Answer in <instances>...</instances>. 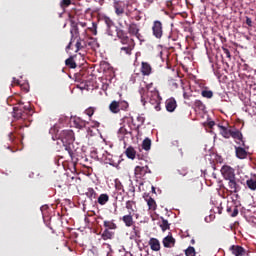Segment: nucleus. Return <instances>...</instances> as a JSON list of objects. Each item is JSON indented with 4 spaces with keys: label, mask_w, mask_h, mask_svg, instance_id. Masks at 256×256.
<instances>
[{
    "label": "nucleus",
    "mask_w": 256,
    "mask_h": 256,
    "mask_svg": "<svg viewBox=\"0 0 256 256\" xmlns=\"http://www.w3.org/2000/svg\"><path fill=\"white\" fill-rule=\"evenodd\" d=\"M58 141L62 143L70 157L75 155V146L73 145L75 142V133H73V130H62L59 134Z\"/></svg>",
    "instance_id": "1"
},
{
    "label": "nucleus",
    "mask_w": 256,
    "mask_h": 256,
    "mask_svg": "<svg viewBox=\"0 0 256 256\" xmlns=\"http://www.w3.org/2000/svg\"><path fill=\"white\" fill-rule=\"evenodd\" d=\"M33 115V109H31V106H23V107H14V114L13 117L15 119H18L20 121H24V125L20 126L21 129L23 127H29V123L27 121L29 118Z\"/></svg>",
    "instance_id": "2"
},
{
    "label": "nucleus",
    "mask_w": 256,
    "mask_h": 256,
    "mask_svg": "<svg viewBox=\"0 0 256 256\" xmlns=\"http://www.w3.org/2000/svg\"><path fill=\"white\" fill-rule=\"evenodd\" d=\"M151 87H153V83L147 85V100L145 101L153 105L155 111H161V95L159 94V90L155 88L151 90Z\"/></svg>",
    "instance_id": "3"
},
{
    "label": "nucleus",
    "mask_w": 256,
    "mask_h": 256,
    "mask_svg": "<svg viewBox=\"0 0 256 256\" xmlns=\"http://www.w3.org/2000/svg\"><path fill=\"white\" fill-rule=\"evenodd\" d=\"M70 34H71V39L69 44L66 46V51H69L71 49V45L75 43V40H76V44H75L76 53H78V51H81V49H85V45L83 44L84 41L83 39H81V37H79V27H77V25L72 26V29L70 30Z\"/></svg>",
    "instance_id": "4"
},
{
    "label": "nucleus",
    "mask_w": 256,
    "mask_h": 256,
    "mask_svg": "<svg viewBox=\"0 0 256 256\" xmlns=\"http://www.w3.org/2000/svg\"><path fill=\"white\" fill-rule=\"evenodd\" d=\"M151 31H152L153 37L161 41L165 33V30L163 28V22H161V20H154L152 22Z\"/></svg>",
    "instance_id": "5"
},
{
    "label": "nucleus",
    "mask_w": 256,
    "mask_h": 256,
    "mask_svg": "<svg viewBox=\"0 0 256 256\" xmlns=\"http://www.w3.org/2000/svg\"><path fill=\"white\" fill-rule=\"evenodd\" d=\"M118 138L120 141H126L125 139H133V129L126 126L120 127L118 130Z\"/></svg>",
    "instance_id": "6"
},
{
    "label": "nucleus",
    "mask_w": 256,
    "mask_h": 256,
    "mask_svg": "<svg viewBox=\"0 0 256 256\" xmlns=\"http://www.w3.org/2000/svg\"><path fill=\"white\" fill-rule=\"evenodd\" d=\"M220 171H221L222 177H224L226 181L235 179V169L233 167L229 165H224L222 166Z\"/></svg>",
    "instance_id": "7"
},
{
    "label": "nucleus",
    "mask_w": 256,
    "mask_h": 256,
    "mask_svg": "<svg viewBox=\"0 0 256 256\" xmlns=\"http://www.w3.org/2000/svg\"><path fill=\"white\" fill-rule=\"evenodd\" d=\"M129 107V104L127 102H117L112 101L109 105V109L111 113L117 114L121 111V109H127Z\"/></svg>",
    "instance_id": "8"
},
{
    "label": "nucleus",
    "mask_w": 256,
    "mask_h": 256,
    "mask_svg": "<svg viewBox=\"0 0 256 256\" xmlns=\"http://www.w3.org/2000/svg\"><path fill=\"white\" fill-rule=\"evenodd\" d=\"M241 180L237 179V177L228 180V187L230 189V193H239L241 191Z\"/></svg>",
    "instance_id": "9"
},
{
    "label": "nucleus",
    "mask_w": 256,
    "mask_h": 256,
    "mask_svg": "<svg viewBox=\"0 0 256 256\" xmlns=\"http://www.w3.org/2000/svg\"><path fill=\"white\" fill-rule=\"evenodd\" d=\"M229 251H231L232 255L235 256H249V251H247L243 246L240 245H232L229 248Z\"/></svg>",
    "instance_id": "10"
},
{
    "label": "nucleus",
    "mask_w": 256,
    "mask_h": 256,
    "mask_svg": "<svg viewBox=\"0 0 256 256\" xmlns=\"http://www.w3.org/2000/svg\"><path fill=\"white\" fill-rule=\"evenodd\" d=\"M147 173H151V169H149V166H136L134 169V174L137 179H141L142 177H145Z\"/></svg>",
    "instance_id": "11"
},
{
    "label": "nucleus",
    "mask_w": 256,
    "mask_h": 256,
    "mask_svg": "<svg viewBox=\"0 0 256 256\" xmlns=\"http://www.w3.org/2000/svg\"><path fill=\"white\" fill-rule=\"evenodd\" d=\"M141 28H139V24L132 22L128 25V33L129 35H132L133 37H137V39H141Z\"/></svg>",
    "instance_id": "12"
},
{
    "label": "nucleus",
    "mask_w": 256,
    "mask_h": 256,
    "mask_svg": "<svg viewBox=\"0 0 256 256\" xmlns=\"http://www.w3.org/2000/svg\"><path fill=\"white\" fill-rule=\"evenodd\" d=\"M234 149L237 159H247V157H249V152L247 151V149L241 146H234Z\"/></svg>",
    "instance_id": "13"
},
{
    "label": "nucleus",
    "mask_w": 256,
    "mask_h": 256,
    "mask_svg": "<svg viewBox=\"0 0 256 256\" xmlns=\"http://www.w3.org/2000/svg\"><path fill=\"white\" fill-rule=\"evenodd\" d=\"M165 107H166V111H168V113H173L176 109H177V100H175V98H168L165 101Z\"/></svg>",
    "instance_id": "14"
},
{
    "label": "nucleus",
    "mask_w": 256,
    "mask_h": 256,
    "mask_svg": "<svg viewBox=\"0 0 256 256\" xmlns=\"http://www.w3.org/2000/svg\"><path fill=\"white\" fill-rule=\"evenodd\" d=\"M113 7L117 17H121L125 14V2H114Z\"/></svg>",
    "instance_id": "15"
},
{
    "label": "nucleus",
    "mask_w": 256,
    "mask_h": 256,
    "mask_svg": "<svg viewBox=\"0 0 256 256\" xmlns=\"http://www.w3.org/2000/svg\"><path fill=\"white\" fill-rule=\"evenodd\" d=\"M116 35L118 39H120L122 45H127V43H129V36H127V32H125V30L117 28Z\"/></svg>",
    "instance_id": "16"
},
{
    "label": "nucleus",
    "mask_w": 256,
    "mask_h": 256,
    "mask_svg": "<svg viewBox=\"0 0 256 256\" xmlns=\"http://www.w3.org/2000/svg\"><path fill=\"white\" fill-rule=\"evenodd\" d=\"M140 71L144 77H149L151 75L153 68L151 67V64L149 62H142Z\"/></svg>",
    "instance_id": "17"
},
{
    "label": "nucleus",
    "mask_w": 256,
    "mask_h": 256,
    "mask_svg": "<svg viewBox=\"0 0 256 256\" xmlns=\"http://www.w3.org/2000/svg\"><path fill=\"white\" fill-rule=\"evenodd\" d=\"M132 125H134L135 129L139 131L143 125H145V117L143 115H138L135 119L131 118Z\"/></svg>",
    "instance_id": "18"
},
{
    "label": "nucleus",
    "mask_w": 256,
    "mask_h": 256,
    "mask_svg": "<svg viewBox=\"0 0 256 256\" xmlns=\"http://www.w3.org/2000/svg\"><path fill=\"white\" fill-rule=\"evenodd\" d=\"M122 221L125 227H133V225H135V221L133 220V213H131V211L122 217Z\"/></svg>",
    "instance_id": "19"
},
{
    "label": "nucleus",
    "mask_w": 256,
    "mask_h": 256,
    "mask_svg": "<svg viewBox=\"0 0 256 256\" xmlns=\"http://www.w3.org/2000/svg\"><path fill=\"white\" fill-rule=\"evenodd\" d=\"M230 137L236 141H241L242 147H245V141H243V133L241 131L234 129L231 131Z\"/></svg>",
    "instance_id": "20"
},
{
    "label": "nucleus",
    "mask_w": 256,
    "mask_h": 256,
    "mask_svg": "<svg viewBox=\"0 0 256 256\" xmlns=\"http://www.w3.org/2000/svg\"><path fill=\"white\" fill-rule=\"evenodd\" d=\"M147 205H148V209L149 211H156L157 210V202H155V199H153L151 196H146L144 197Z\"/></svg>",
    "instance_id": "21"
},
{
    "label": "nucleus",
    "mask_w": 256,
    "mask_h": 256,
    "mask_svg": "<svg viewBox=\"0 0 256 256\" xmlns=\"http://www.w3.org/2000/svg\"><path fill=\"white\" fill-rule=\"evenodd\" d=\"M162 243L163 246L167 248L175 247V238H173L171 235H168L163 239Z\"/></svg>",
    "instance_id": "22"
},
{
    "label": "nucleus",
    "mask_w": 256,
    "mask_h": 256,
    "mask_svg": "<svg viewBox=\"0 0 256 256\" xmlns=\"http://www.w3.org/2000/svg\"><path fill=\"white\" fill-rule=\"evenodd\" d=\"M219 129H220V134L222 135V137H224V139H230L231 137V131L233 129L227 128L225 126H221L218 125Z\"/></svg>",
    "instance_id": "23"
},
{
    "label": "nucleus",
    "mask_w": 256,
    "mask_h": 256,
    "mask_svg": "<svg viewBox=\"0 0 256 256\" xmlns=\"http://www.w3.org/2000/svg\"><path fill=\"white\" fill-rule=\"evenodd\" d=\"M113 237H115V232L109 229H105L101 234V239H103V241H109L113 239Z\"/></svg>",
    "instance_id": "24"
},
{
    "label": "nucleus",
    "mask_w": 256,
    "mask_h": 256,
    "mask_svg": "<svg viewBox=\"0 0 256 256\" xmlns=\"http://www.w3.org/2000/svg\"><path fill=\"white\" fill-rule=\"evenodd\" d=\"M226 211L231 217H237L239 215V209L236 205L227 206Z\"/></svg>",
    "instance_id": "25"
},
{
    "label": "nucleus",
    "mask_w": 256,
    "mask_h": 256,
    "mask_svg": "<svg viewBox=\"0 0 256 256\" xmlns=\"http://www.w3.org/2000/svg\"><path fill=\"white\" fill-rule=\"evenodd\" d=\"M149 245L152 251H159V249H161V244L159 243L157 238H151L149 241Z\"/></svg>",
    "instance_id": "26"
},
{
    "label": "nucleus",
    "mask_w": 256,
    "mask_h": 256,
    "mask_svg": "<svg viewBox=\"0 0 256 256\" xmlns=\"http://www.w3.org/2000/svg\"><path fill=\"white\" fill-rule=\"evenodd\" d=\"M104 227L105 229H108V231L115 230L117 229V224L115 223V220H105Z\"/></svg>",
    "instance_id": "27"
},
{
    "label": "nucleus",
    "mask_w": 256,
    "mask_h": 256,
    "mask_svg": "<svg viewBox=\"0 0 256 256\" xmlns=\"http://www.w3.org/2000/svg\"><path fill=\"white\" fill-rule=\"evenodd\" d=\"M65 65L70 69H77V63L75 62V59H73V56H70L68 59L65 60Z\"/></svg>",
    "instance_id": "28"
},
{
    "label": "nucleus",
    "mask_w": 256,
    "mask_h": 256,
    "mask_svg": "<svg viewBox=\"0 0 256 256\" xmlns=\"http://www.w3.org/2000/svg\"><path fill=\"white\" fill-rule=\"evenodd\" d=\"M74 125L77 127V129H83L87 126V122L81 118H75Z\"/></svg>",
    "instance_id": "29"
},
{
    "label": "nucleus",
    "mask_w": 256,
    "mask_h": 256,
    "mask_svg": "<svg viewBox=\"0 0 256 256\" xmlns=\"http://www.w3.org/2000/svg\"><path fill=\"white\" fill-rule=\"evenodd\" d=\"M126 153V157H128V159H135L136 155H137V152L135 151V148L133 147H128L125 151Z\"/></svg>",
    "instance_id": "30"
},
{
    "label": "nucleus",
    "mask_w": 256,
    "mask_h": 256,
    "mask_svg": "<svg viewBox=\"0 0 256 256\" xmlns=\"http://www.w3.org/2000/svg\"><path fill=\"white\" fill-rule=\"evenodd\" d=\"M246 185L251 191H256V176L254 178H250L246 181Z\"/></svg>",
    "instance_id": "31"
},
{
    "label": "nucleus",
    "mask_w": 256,
    "mask_h": 256,
    "mask_svg": "<svg viewBox=\"0 0 256 256\" xmlns=\"http://www.w3.org/2000/svg\"><path fill=\"white\" fill-rule=\"evenodd\" d=\"M162 222L160 223V229H162L163 232L171 229V224H169V221L165 220V218L161 217Z\"/></svg>",
    "instance_id": "32"
},
{
    "label": "nucleus",
    "mask_w": 256,
    "mask_h": 256,
    "mask_svg": "<svg viewBox=\"0 0 256 256\" xmlns=\"http://www.w3.org/2000/svg\"><path fill=\"white\" fill-rule=\"evenodd\" d=\"M86 197H88V199L93 201V199H97V192H95L93 188H88L86 192Z\"/></svg>",
    "instance_id": "33"
},
{
    "label": "nucleus",
    "mask_w": 256,
    "mask_h": 256,
    "mask_svg": "<svg viewBox=\"0 0 256 256\" xmlns=\"http://www.w3.org/2000/svg\"><path fill=\"white\" fill-rule=\"evenodd\" d=\"M109 202V195L107 194H101L99 197H98V203L99 205H105Z\"/></svg>",
    "instance_id": "34"
},
{
    "label": "nucleus",
    "mask_w": 256,
    "mask_h": 256,
    "mask_svg": "<svg viewBox=\"0 0 256 256\" xmlns=\"http://www.w3.org/2000/svg\"><path fill=\"white\" fill-rule=\"evenodd\" d=\"M135 205H137V202L133 201V200H128L126 201V209L129 211H131V213H135V209L133 207H135Z\"/></svg>",
    "instance_id": "35"
},
{
    "label": "nucleus",
    "mask_w": 256,
    "mask_h": 256,
    "mask_svg": "<svg viewBox=\"0 0 256 256\" xmlns=\"http://www.w3.org/2000/svg\"><path fill=\"white\" fill-rule=\"evenodd\" d=\"M115 189L118 191L119 195H123V193H125V188L123 187L121 181H115Z\"/></svg>",
    "instance_id": "36"
},
{
    "label": "nucleus",
    "mask_w": 256,
    "mask_h": 256,
    "mask_svg": "<svg viewBox=\"0 0 256 256\" xmlns=\"http://www.w3.org/2000/svg\"><path fill=\"white\" fill-rule=\"evenodd\" d=\"M142 149L149 151L151 149V139L145 138L142 142Z\"/></svg>",
    "instance_id": "37"
},
{
    "label": "nucleus",
    "mask_w": 256,
    "mask_h": 256,
    "mask_svg": "<svg viewBox=\"0 0 256 256\" xmlns=\"http://www.w3.org/2000/svg\"><path fill=\"white\" fill-rule=\"evenodd\" d=\"M103 21L105 23V25L107 26V29L109 31V29H111V27H114L115 26V22H113V20H111V18L105 16L103 18Z\"/></svg>",
    "instance_id": "38"
},
{
    "label": "nucleus",
    "mask_w": 256,
    "mask_h": 256,
    "mask_svg": "<svg viewBox=\"0 0 256 256\" xmlns=\"http://www.w3.org/2000/svg\"><path fill=\"white\" fill-rule=\"evenodd\" d=\"M194 107L199 111H205V104L201 100H196L194 102Z\"/></svg>",
    "instance_id": "39"
},
{
    "label": "nucleus",
    "mask_w": 256,
    "mask_h": 256,
    "mask_svg": "<svg viewBox=\"0 0 256 256\" xmlns=\"http://www.w3.org/2000/svg\"><path fill=\"white\" fill-rule=\"evenodd\" d=\"M139 93L141 95V101H142L143 105H145L147 103V101L145 100V99H147V98H145V94L147 93V85H146V89L140 88Z\"/></svg>",
    "instance_id": "40"
},
{
    "label": "nucleus",
    "mask_w": 256,
    "mask_h": 256,
    "mask_svg": "<svg viewBox=\"0 0 256 256\" xmlns=\"http://www.w3.org/2000/svg\"><path fill=\"white\" fill-rule=\"evenodd\" d=\"M201 95L205 99H212L213 98V91H211V90H202Z\"/></svg>",
    "instance_id": "41"
},
{
    "label": "nucleus",
    "mask_w": 256,
    "mask_h": 256,
    "mask_svg": "<svg viewBox=\"0 0 256 256\" xmlns=\"http://www.w3.org/2000/svg\"><path fill=\"white\" fill-rule=\"evenodd\" d=\"M185 255L186 256H195L196 253H195V248L190 246L188 247L186 250H185Z\"/></svg>",
    "instance_id": "42"
},
{
    "label": "nucleus",
    "mask_w": 256,
    "mask_h": 256,
    "mask_svg": "<svg viewBox=\"0 0 256 256\" xmlns=\"http://www.w3.org/2000/svg\"><path fill=\"white\" fill-rule=\"evenodd\" d=\"M85 113L88 115V117H93V115L95 114V108L89 107L85 110Z\"/></svg>",
    "instance_id": "43"
},
{
    "label": "nucleus",
    "mask_w": 256,
    "mask_h": 256,
    "mask_svg": "<svg viewBox=\"0 0 256 256\" xmlns=\"http://www.w3.org/2000/svg\"><path fill=\"white\" fill-rule=\"evenodd\" d=\"M174 41H176V39L171 37V35H169L168 36V45H167L168 49H173V44H171V43H174Z\"/></svg>",
    "instance_id": "44"
},
{
    "label": "nucleus",
    "mask_w": 256,
    "mask_h": 256,
    "mask_svg": "<svg viewBox=\"0 0 256 256\" xmlns=\"http://www.w3.org/2000/svg\"><path fill=\"white\" fill-rule=\"evenodd\" d=\"M133 233L138 239L141 238V231H139V228H137V226H133Z\"/></svg>",
    "instance_id": "45"
},
{
    "label": "nucleus",
    "mask_w": 256,
    "mask_h": 256,
    "mask_svg": "<svg viewBox=\"0 0 256 256\" xmlns=\"http://www.w3.org/2000/svg\"><path fill=\"white\" fill-rule=\"evenodd\" d=\"M155 2H157V0H144V5L145 7H151Z\"/></svg>",
    "instance_id": "46"
},
{
    "label": "nucleus",
    "mask_w": 256,
    "mask_h": 256,
    "mask_svg": "<svg viewBox=\"0 0 256 256\" xmlns=\"http://www.w3.org/2000/svg\"><path fill=\"white\" fill-rule=\"evenodd\" d=\"M222 51L228 59H231V52L229 51V49L222 47Z\"/></svg>",
    "instance_id": "47"
},
{
    "label": "nucleus",
    "mask_w": 256,
    "mask_h": 256,
    "mask_svg": "<svg viewBox=\"0 0 256 256\" xmlns=\"http://www.w3.org/2000/svg\"><path fill=\"white\" fill-rule=\"evenodd\" d=\"M71 5V0H62L61 6L62 7H69Z\"/></svg>",
    "instance_id": "48"
},
{
    "label": "nucleus",
    "mask_w": 256,
    "mask_h": 256,
    "mask_svg": "<svg viewBox=\"0 0 256 256\" xmlns=\"http://www.w3.org/2000/svg\"><path fill=\"white\" fill-rule=\"evenodd\" d=\"M121 51H124L126 55H131V47H122Z\"/></svg>",
    "instance_id": "49"
},
{
    "label": "nucleus",
    "mask_w": 256,
    "mask_h": 256,
    "mask_svg": "<svg viewBox=\"0 0 256 256\" xmlns=\"http://www.w3.org/2000/svg\"><path fill=\"white\" fill-rule=\"evenodd\" d=\"M8 139L10 143H15V135L12 132L9 133Z\"/></svg>",
    "instance_id": "50"
},
{
    "label": "nucleus",
    "mask_w": 256,
    "mask_h": 256,
    "mask_svg": "<svg viewBox=\"0 0 256 256\" xmlns=\"http://www.w3.org/2000/svg\"><path fill=\"white\" fill-rule=\"evenodd\" d=\"M246 25H248V27H253V20H251L249 17H246Z\"/></svg>",
    "instance_id": "51"
},
{
    "label": "nucleus",
    "mask_w": 256,
    "mask_h": 256,
    "mask_svg": "<svg viewBox=\"0 0 256 256\" xmlns=\"http://www.w3.org/2000/svg\"><path fill=\"white\" fill-rule=\"evenodd\" d=\"M128 191H129V193L132 194V197H135V186H130Z\"/></svg>",
    "instance_id": "52"
},
{
    "label": "nucleus",
    "mask_w": 256,
    "mask_h": 256,
    "mask_svg": "<svg viewBox=\"0 0 256 256\" xmlns=\"http://www.w3.org/2000/svg\"><path fill=\"white\" fill-rule=\"evenodd\" d=\"M76 25L78 27V25H80V27H87V22H78L77 24H73L72 27Z\"/></svg>",
    "instance_id": "53"
},
{
    "label": "nucleus",
    "mask_w": 256,
    "mask_h": 256,
    "mask_svg": "<svg viewBox=\"0 0 256 256\" xmlns=\"http://www.w3.org/2000/svg\"><path fill=\"white\" fill-rule=\"evenodd\" d=\"M208 126L210 127V129H213V127H215V121H210L208 123Z\"/></svg>",
    "instance_id": "54"
},
{
    "label": "nucleus",
    "mask_w": 256,
    "mask_h": 256,
    "mask_svg": "<svg viewBox=\"0 0 256 256\" xmlns=\"http://www.w3.org/2000/svg\"><path fill=\"white\" fill-rule=\"evenodd\" d=\"M217 211H218V214L221 215V213H223V208L218 207V208H217Z\"/></svg>",
    "instance_id": "55"
},
{
    "label": "nucleus",
    "mask_w": 256,
    "mask_h": 256,
    "mask_svg": "<svg viewBox=\"0 0 256 256\" xmlns=\"http://www.w3.org/2000/svg\"><path fill=\"white\" fill-rule=\"evenodd\" d=\"M93 27H94V35H97V25H95V23H93Z\"/></svg>",
    "instance_id": "56"
},
{
    "label": "nucleus",
    "mask_w": 256,
    "mask_h": 256,
    "mask_svg": "<svg viewBox=\"0 0 256 256\" xmlns=\"http://www.w3.org/2000/svg\"><path fill=\"white\" fill-rule=\"evenodd\" d=\"M183 97L184 99H189V95H187L186 92H184Z\"/></svg>",
    "instance_id": "57"
},
{
    "label": "nucleus",
    "mask_w": 256,
    "mask_h": 256,
    "mask_svg": "<svg viewBox=\"0 0 256 256\" xmlns=\"http://www.w3.org/2000/svg\"><path fill=\"white\" fill-rule=\"evenodd\" d=\"M14 83H16V85H19V80L14 78Z\"/></svg>",
    "instance_id": "58"
},
{
    "label": "nucleus",
    "mask_w": 256,
    "mask_h": 256,
    "mask_svg": "<svg viewBox=\"0 0 256 256\" xmlns=\"http://www.w3.org/2000/svg\"><path fill=\"white\" fill-rule=\"evenodd\" d=\"M114 3H121V0H113Z\"/></svg>",
    "instance_id": "59"
},
{
    "label": "nucleus",
    "mask_w": 256,
    "mask_h": 256,
    "mask_svg": "<svg viewBox=\"0 0 256 256\" xmlns=\"http://www.w3.org/2000/svg\"><path fill=\"white\" fill-rule=\"evenodd\" d=\"M152 192L155 193V186H152Z\"/></svg>",
    "instance_id": "60"
},
{
    "label": "nucleus",
    "mask_w": 256,
    "mask_h": 256,
    "mask_svg": "<svg viewBox=\"0 0 256 256\" xmlns=\"http://www.w3.org/2000/svg\"><path fill=\"white\" fill-rule=\"evenodd\" d=\"M169 5H171V2H168L167 6L169 7Z\"/></svg>",
    "instance_id": "61"
},
{
    "label": "nucleus",
    "mask_w": 256,
    "mask_h": 256,
    "mask_svg": "<svg viewBox=\"0 0 256 256\" xmlns=\"http://www.w3.org/2000/svg\"><path fill=\"white\" fill-rule=\"evenodd\" d=\"M7 149H11V146H8Z\"/></svg>",
    "instance_id": "62"
},
{
    "label": "nucleus",
    "mask_w": 256,
    "mask_h": 256,
    "mask_svg": "<svg viewBox=\"0 0 256 256\" xmlns=\"http://www.w3.org/2000/svg\"><path fill=\"white\" fill-rule=\"evenodd\" d=\"M192 243H195V240H192Z\"/></svg>",
    "instance_id": "63"
}]
</instances>
